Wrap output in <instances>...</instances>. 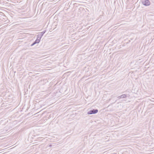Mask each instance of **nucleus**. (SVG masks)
Listing matches in <instances>:
<instances>
[{"mask_svg":"<svg viewBox=\"0 0 154 154\" xmlns=\"http://www.w3.org/2000/svg\"><path fill=\"white\" fill-rule=\"evenodd\" d=\"M142 2L144 5L146 6H149L150 5V2L149 0H143Z\"/></svg>","mask_w":154,"mask_h":154,"instance_id":"f257e3e1","label":"nucleus"},{"mask_svg":"<svg viewBox=\"0 0 154 154\" xmlns=\"http://www.w3.org/2000/svg\"><path fill=\"white\" fill-rule=\"evenodd\" d=\"M98 112L97 109H93L92 110H90L88 112V114L89 115L92 114H95L97 113Z\"/></svg>","mask_w":154,"mask_h":154,"instance_id":"f03ea898","label":"nucleus"},{"mask_svg":"<svg viewBox=\"0 0 154 154\" xmlns=\"http://www.w3.org/2000/svg\"><path fill=\"white\" fill-rule=\"evenodd\" d=\"M40 40L39 39L37 38L36 40L31 45V46H32L33 45H34L36 43H38L39 42Z\"/></svg>","mask_w":154,"mask_h":154,"instance_id":"7ed1b4c3","label":"nucleus"},{"mask_svg":"<svg viewBox=\"0 0 154 154\" xmlns=\"http://www.w3.org/2000/svg\"><path fill=\"white\" fill-rule=\"evenodd\" d=\"M126 97V95L125 94H122V95L119 96L118 97V98L119 99L122 98H124Z\"/></svg>","mask_w":154,"mask_h":154,"instance_id":"20e7f679","label":"nucleus"},{"mask_svg":"<svg viewBox=\"0 0 154 154\" xmlns=\"http://www.w3.org/2000/svg\"><path fill=\"white\" fill-rule=\"evenodd\" d=\"M42 36H41L40 34L38 35L37 36V38L41 40Z\"/></svg>","mask_w":154,"mask_h":154,"instance_id":"39448f33","label":"nucleus"},{"mask_svg":"<svg viewBox=\"0 0 154 154\" xmlns=\"http://www.w3.org/2000/svg\"><path fill=\"white\" fill-rule=\"evenodd\" d=\"M45 32H42L40 33V35L41 36H42L43 35H44V34L45 33Z\"/></svg>","mask_w":154,"mask_h":154,"instance_id":"423d86ee","label":"nucleus"},{"mask_svg":"<svg viewBox=\"0 0 154 154\" xmlns=\"http://www.w3.org/2000/svg\"><path fill=\"white\" fill-rule=\"evenodd\" d=\"M51 146H52V145H49V146L50 147H51Z\"/></svg>","mask_w":154,"mask_h":154,"instance_id":"0eeeda50","label":"nucleus"}]
</instances>
